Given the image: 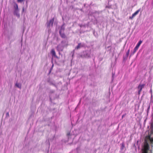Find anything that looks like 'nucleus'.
<instances>
[{"instance_id": "nucleus-3", "label": "nucleus", "mask_w": 153, "mask_h": 153, "mask_svg": "<svg viewBox=\"0 0 153 153\" xmlns=\"http://www.w3.org/2000/svg\"><path fill=\"white\" fill-rule=\"evenodd\" d=\"M145 84H140L137 87V89L138 90V94H140L142 91V89L145 86Z\"/></svg>"}, {"instance_id": "nucleus-14", "label": "nucleus", "mask_w": 153, "mask_h": 153, "mask_svg": "<svg viewBox=\"0 0 153 153\" xmlns=\"http://www.w3.org/2000/svg\"><path fill=\"white\" fill-rule=\"evenodd\" d=\"M22 1V0H18L17 1L18 2H21Z\"/></svg>"}, {"instance_id": "nucleus-7", "label": "nucleus", "mask_w": 153, "mask_h": 153, "mask_svg": "<svg viewBox=\"0 0 153 153\" xmlns=\"http://www.w3.org/2000/svg\"><path fill=\"white\" fill-rule=\"evenodd\" d=\"M59 34L62 38L65 39L66 38V36L64 33H62L61 30L59 31Z\"/></svg>"}, {"instance_id": "nucleus-2", "label": "nucleus", "mask_w": 153, "mask_h": 153, "mask_svg": "<svg viewBox=\"0 0 153 153\" xmlns=\"http://www.w3.org/2000/svg\"><path fill=\"white\" fill-rule=\"evenodd\" d=\"M149 149V144L147 142H146L144 143L143 148L142 149V153H148Z\"/></svg>"}, {"instance_id": "nucleus-10", "label": "nucleus", "mask_w": 153, "mask_h": 153, "mask_svg": "<svg viewBox=\"0 0 153 153\" xmlns=\"http://www.w3.org/2000/svg\"><path fill=\"white\" fill-rule=\"evenodd\" d=\"M81 44L80 43H79L78 45H77V46L76 47V48L77 49H78L79 48L81 47Z\"/></svg>"}, {"instance_id": "nucleus-13", "label": "nucleus", "mask_w": 153, "mask_h": 153, "mask_svg": "<svg viewBox=\"0 0 153 153\" xmlns=\"http://www.w3.org/2000/svg\"><path fill=\"white\" fill-rule=\"evenodd\" d=\"M129 53V50H128V51H127V53H126V54L127 55H128Z\"/></svg>"}, {"instance_id": "nucleus-8", "label": "nucleus", "mask_w": 153, "mask_h": 153, "mask_svg": "<svg viewBox=\"0 0 153 153\" xmlns=\"http://www.w3.org/2000/svg\"><path fill=\"white\" fill-rule=\"evenodd\" d=\"M142 41L141 40H140L137 44L136 46L139 48L141 44L142 43Z\"/></svg>"}, {"instance_id": "nucleus-6", "label": "nucleus", "mask_w": 153, "mask_h": 153, "mask_svg": "<svg viewBox=\"0 0 153 153\" xmlns=\"http://www.w3.org/2000/svg\"><path fill=\"white\" fill-rule=\"evenodd\" d=\"M54 20V18H53L51 19L50 20L49 23L47 24V26L48 27H50L51 24V26H53V23Z\"/></svg>"}, {"instance_id": "nucleus-1", "label": "nucleus", "mask_w": 153, "mask_h": 153, "mask_svg": "<svg viewBox=\"0 0 153 153\" xmlns=\"http://www.w3.org/2000/svg\"><path fill=\"white\" fill-rule=\"evenodd\" d=\"M150 134L146 137V139L149 140L150 143H153V123L152 122L150 125Z\"/></svg>"}, {"instance_id": "nucleus-11", "label": "nucleus", "mask_w": 153, "mask_h": 153, "mask_svg": "<svg viewBox=\"0 0 153 153\" xmlns=\"http://www.w3.org/2000/svg\"><path fill=\"white\" fill-rule=\"evenodd\" d=\"M138 48H138L136 46H135V47L134 48V53L135 52L137 51V50L138 49Z\"/></svg>"}, {"instance_id": "nucleus-20", "label": "nucleus", "mask_w": 153, "mask_h": 153, "mask_svg": "<svg viewBox=\"0 0 153 153\" xmlns=\"http://www.w3.org/2000/svg\"><path fill=\"white\" fill-rule=\"evenodd\" d=\"M64 30V28L63 29V30Z\"/></svg>"}, {"instance_id": "nucleus-4", "label": "nucleus", "mask_w": 153, "mask_h": 153, "mask_svg": "<svg viewBox=\"0 0 153 153\" xmlns=\"http://www.w3.org/2000/svg\"><path fill=\"white\" fill-rule=\"evenodd\" d=\"M140 9L137 10L134 13H133L131 16H130L129 17V19H132L133 18L137 15L139 12L140 11Z\"/></svg>"}, {"instance_id": "nucleus-9", "label": "nucleus", "mask_w": 153, "mask_h": 153, "mask_svg": "<svg viewBox=\"0 0 153 153\" xmlns=\"http://www.w3.org/2000/svg\"><path fill=\"white\" fill-rule=\"evenodd\" d=\"M16 86L18 88H21V85L18 83H16Z\"/></svg>"}, {"instance_id": "nucleus-16", "label": "nucleus", "mask_w": 153, "mask_h": 153, "mask_svg": "<svg viewBox=\"0 0 153 153\" xmlns=\"http://www.w3.org/2000/svg\"><path fill=\"white\" fill-rule=\"evenodd\" d=\"M125 116V115H123L122 116V118H123Z\"/></svg>"}, {"instance_id": "nucleus-5", "label": "nucleus", "mask_w": 153, "mask_h": 153, "mask_svg": "<svg viewBox=\"0 0 153 153\" xmlns=\"http://www.w3.org/2000/svg\"><path fill=\"white\" fill-rule=\"evenodd\" d=\"M51 54L53 57H54L56 58H58L57 56L56 55V52L54 49H52L51 51Z\"/></svg>"}, {"instance_id": "nucleus-18", "label": "nucleus", "mask_w": 153, "mask_h": 153, "mask_svg": "<svg viewBox=\"0 0 153 153\" xmlns=\"http://www.w3.org/2000/svg\"><path fill=\"white\" fill-rule=\"evenodd\" d=\"M60 50L61 51H63V49H61V50Z\"/></svg>"}, {"instance_id": "nucleus-12", "label": "nucleus", "mask_w": 153, "mask_h": 153, "mask_svg": "<svg viewBox=\"0 0 153 153\" xmlns=\"http://www.w3.org/2000/svg\"><path fill=\"white\" fill-rule=\"evenodd\" d=\"M15 7L17 10L18 9V5L17 4H16V6H15Z\"/></svg>"}, {"instance_id": "nucleus-17", "label": "nucleus", "mask_w": 153, "mask_h": 153, "mask_svg": "<svg viewBox=\"0 0 153 153\" xmlns=\"http://www.w3.org/2000/svg\"><path fill=\"white\" fill-rule=\"evenodd\" d=\"M122 146L123 147L124 146V144L123 143H122Z\"/></svg>"}, {"instance_id": "nucleus-15", "label": "nucleus", "mask_w": 153, "mask_h": 153, "mask_svg": "<svg viewBox=\"0 0 153 153\" xmlns=\"http://www.w3.org/2000/svg\"><path fill=\"white\" fill-rule=\"evenodd\" d=\"M57 49L58 50H59V45H58L57 47Z\"/></svg>"}, {"instance_id": "nucleus-19", "label": "nucleus", "mask_w": 153, "mask_h": 153, "mask_svg": "<svg viewBox=\"0 0 153 153\" xmlns=\"http://www.w3.org/2000/svg\"><path fill=\"white\" fill-rule=\"evenodd\" d=\"M7 115H9V113H7Z\"/></svg>"}]
</instances>
